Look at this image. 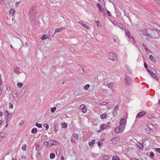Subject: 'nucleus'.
I'll list each match as a JSON object with an SVG mask.
<instances>
[{
	"label": "nucleus",
	"instance_id": "nucleus-58",
	"mask_svg": "<svg viewBox=\"0 0 160 160\" xmlns=\"http://www.w3.org/2000/svg\"><path fill=\"white\" fill-rule=\"evenodd\" d=\"M127 70H128V71L129 72H131L132 71V70H131L129 68V67H127Z\"/></svg>",
	"mask_w": 160,
	"mask_h": 160
},
{
	"label": "nucleus",
	"instance_id": "nucleus-11",
	"mask_svg": "<svg viewBox=\"0 0 160 160\" xmlns=\"http://www.w3.org/2000/svg\"><path fill=\"white\" fill-rule=\"evenodd\" d=\"M6 122H7L11 118V115L10 113H8L6 117Z\"/></svg>",
	"mask_w": 160,
	"mask_h": 160
},
{
	"label": "nucleus",
	"instance_id": "nucleus-41",
	"mask_svg": "<svg viewBox=\"0 0 160 160\" xmlns=\"http://www.w3.org/2000/svg\"><path fill=\"white\" fill-rule=\"evenodd\" d=\"M101 91L104 93H107V90L104 89L102 88L101 89Z\"/></svg>",
	"mask_w": 160,
	"mask_h": 160
},
{
	"label": "nucleus",
	"instance_id": "nucleus-22",
	"mask_svg": "<svg viewBox=\"0 0 160 160\" xmlns=\"http://www.w3.org/2000/svg\"><path fill=\"white\" fill-rule=\"evenodd\" d=\"M50 141H48V142H44V145L47 146V147H50L51 146H50Z\"/></svg>",
	"mask_w": 160,
	"mask_h": 160
},
{
	"label": "nucleus",
	"instance_id": "nucleus-49",
	"mask_svg": "<svg viewBox=\"0 0 160 160\" xmlns=\"http://www.w3.org/2000/svg\"><path fill=\"white\" fill-rule=\"evenodd\" d=\"M125 31L127 35L129 34H130L129 32V31L127 30L126 29H125Z\"/></svg>",
	"mask_w": 160,
	"mask_h": 160
},
{
	"label": "nucleus",
	"instance_id": "nucleus-33",
	"mask_svg": "<svg viewBox=\"0 0 160 160\" xmlns=\"http://www.w3.org/2000/svg\"><path fill=\"white\" fill-rule=\"evenodd\" d=\"M43 126L44 127H45V129H46V130H48V129L49 128V126L48 125V124H47V123L44 124L43 125Z\"/></svg>",
	"mask_w": 160,
	"mask_h": 160
},
{
	"label": "nucleus",
	"instance_id": "nucleus-37",
	"mask_svg": "<svg viewBox=\"0 0 160 160\" xmlns=\"http://www.w3.org/2000/svg\"><path fill=\"white\" fill-rule=\"evenodd\" d=\"M142 45L143 46V47H144V48L146 52H148V51H149V50L147 48L146 45H145L143 43L142 44Z\"/></svg>",
	"mask_w": 160,
	"mask_h": 160
},
{
	"label": "nucleus",
	"instance_id": "nucleus-14",
	"mask_svg": "<svg viewBox=\"0 0 160 160\" xmlns=\"http://www.w3.org/2000/svg\"><path fill=\"white\" fill-rule=\"evenodd\" d=\"M114 42H116L118 44H119L120 42V40L118 38L117 36H114L113 37Z\"/></svg>",
	"mask_w": 160,
	"mask_h": 160
},
{
	"label": "nucleus",
	"instance_id": "nucleus-20",
	"mask_svg": "<svg viewBox=\"0 0 160 160\" xmlns=\"http://www.w3.org/2000/svg\"><path fill=\"white\" fill-rule=\"evenodd\" d=\"M118 26L120 28L123 29H126L124 26L121 23H119L118 24Z\"/></svg>",
	"mask_w": 160,
	"mask_h": 160
},
{
	"label": "nucleus",
	"instance_id": "nucleus-63",
	"mask_svg": "<svg viewBox=\"0 0 160 160\" xmlns=\"http://www.w3.org/2000/svg\"><path fill=\"white\" fill-rule=\"evenodd\" d=\"M118 105H117L115 106V107L114 108V109L118 110Z\"/></svg>",
	"mask_w": 160,
	"mask_h": 160
},
{
	"label": "nucleus",
	"instance_id": "nucleus-31",
	"mask_svg": "<svg viewBox=\"0 0 160 160\" xmlns=\"http://www.w3.org/2000/svg\"><path fill=\"white\" fill-rule=\"evenodd\" d=\"M73 138H74L75 139H78V134L75 133H73L72 135Z\"/></svg>",
	"mask_w": 160,
	"mask_h": 160
},
{
	"label": "nucleus",
	"instance_id": "nucleus-32",
	"mask_svg": "<svg viewBox=\"0 0 160 160\" xmlns=\"http://www.w3.org/2000/svg\"><path fill=\"white\" fill-rule=\"evenodd\" d=\"M103 144V142H102L101 141H99L98 143V145L99 148H100L102 146Z\"/></svg>",
	"mask_w": 160,
	"mask_h": 160
},
{
	"label": "nucleus",
	"instance_id": "nucleus-61",
	"mask_svg": "<svg viewBox=\"0 0 160 160\" xmlns=\"http://www.w3.org/2000/svg\"><path fill=\"white\" fill-rule=\"evenodd\" d=\"M128 38H129L132 39L133 41L134 40V39L133 38V36H132L130 35L128 37Z\"/></svg>",
	"mask_w": 160,
	"mask_h": 160
},
{
	"label": "nucleus",
	"instance_id": "nucleus-4",
	"mask_svg": "<svg viewBox=\"0 0 160 160\" xmlns=\"http://www.w3.org/2000/svg\"><path fill=\"white\" fill-rule=\"evenodd\" d=\"M124 82L125 85L128 86L130 85L132 82V81L131 78L127 75H126L125 77Z\"/></svg>",
	"mask_w": 160,
	"mask_h": 160
},
{
	"label": "nucleus",
	"instance_id": "nucleus-39",
	"mask_svg": "<svg viewBox=\"0 0 160 160\" xmlns=\"http://www.w3.org/2000/svg\"><path fill=\"white\" fill-rule=\"evenodd\" d=\"M143 34L144 36H150V33H148L147 32H143Z\"/></svg>",
	"mask_w": 160,
	"mask_h": 160
},
{
	"label": "nucleus",
	"instance_id": "nucleus-52",
	"mask_svg": "<svg viewBox=\"0 0 160 160\" xmlns=\"http://www.w3.org/2000/svg\"><path fill=\"white\" fill-rule=\"evenodd\" d=\"M9 108H13V105L12 103H10L9 104Z\"/></svg>",
	"mask_w": 160,
	"mask_h": 160
},
{
	"label": "nucleus",
	"instance_id": "nucleus-57",
	"mask_svg": "<svg viewBox=\"0 0 160 160\" xmlns=\"http://www.w3.org/2000/svg\"><path fill=\"white\" fill-rule=\"evenodd\" d=\"M19 4V2H17L15 4V6L16 7H18Z\"/></svg>",
	"mask_w": 160,
	"mask_h": 160
},
{
	"label": "nucleus",
	"instance_id": "nucleus-44",
	"mask_svg": "<svg viewBox=\"0 0 160 160\" xmlns=\"http://www.w3.org/2000/svg\"><path fill=\"white\" fill-rule=\"evenodd\" d=\"M108 103V102H104L101 103L100 104V105L101 106H103V105H105Z\"/></svg>",
	"mask_w": 160,
	"mask_h": 160
},
{
	"label": "nucleus",
	"instance_id": "nucleus-64",
	"mask_svg": "<svg viewBox=\"0 0 160 160\" xmlns=\"http://www.w3.org/2000/svg\"><path fill=\"white\" fill-rule=\"evenodd\" d=\"M130 160H138V159L135 158H131Z\"/></svg>",
	"mask_w": 160,
	"mask_h": 160
},
{
	"label": "nucleus",
	"instance_id": "nucleus-40",
	"mask_svg": "<svg viewBox=\"0 0 160 160\" xmlns=\"http://www.w3.org/2000/svg\"><path fill=\"white\" fill-rule=\"evenodd\" d=\"M40 147V145L38 143L36 144V149L37 151L39 150L38 149V148H39Z\"/></svg>",
	"mask_w": 160,
	"mask_h": 160
},
{
	"label": "nucleus",
	"instance_id": "nucleus-9",
	"mask_svg": "<svg viewBox=\"0 0 160 160\" xmlns=\"http://www.w3.org/2000/svg\"><path fill=\"white\" fill-rule=\"evenodd\" d=\"M126 122L125 119L124 118H122L120 122V125H124L125 127Z\"/></svg>",
	"mask_w": 160,
	"mask_h": 160
},
{
	"label": "nucleus",
	"instance_id": "nucleus-30",
	"mask_svg": "<svg viewBox=\"0 0 160 160\" xmlns=\"http://www.w3.org/2000/svg\"><path fill=\"white\" fill-rule=\"evenodd\" d=\"M117 110H118L117 109H114L113 110V115L115 116H116L117 114V113H118Z\"/></svg>",
	"mask_w": 160,
	"mask_h": 160
},
{
	"label": "nucleus",
	"instance_id": "nucleus-13",
	"mask_svg": "<svg viewBox=\"0 0 160 160\" xmlns=\"http://www.w3.org/2000/svg\"><path fill=\"white\" fill-rule=\"evenodd\" d=\"M15 12V10L14 9L12 8H11L9 11V16H12L14 14Z\"/></svg>",
	"mask_w": 160,
	"mask_h": 160
},
{
	"label": "nucleus",
	"instance_id": "nucleus-19",
	"mask_svg": "<svg viewBox=\"0 0 160 160\" xmlns=\"http://www.w3.org/2000/svg\"><path fill=\"white\" fill-rule=\"evenodd\" d=\"M63 29H64V28H60L56 29L55 30V32L54 33V34L55 33L59 32L61 31Z\"/></svg>",
	"mask_w": 160,
	"mask_h": 160
},
{
	"label": "nucleus",
	"instance_id": "nucleus-43",
	"mask_svg": "<svg viewBox=\"0 0 160 160\" xmlns=\"http://www.w3.org/2000/svg\"><path fill=\"white\" fill-rule=\"evenodd\" d=\"M145 130H146V133H147L148 134L150 133V131L148 128H146Z\"/></svg>",
	"mask_w": 160,
	"mask_h": 160
},
{
	"label": "nucleus",
	"instance_id": "nucleus-25",
	"mask_svg": "<svg viewBox=\"0 0 160 160\" xmlns=\"http://www.w3.org/2000/svg\"><path fill=\"white\" fill-rule=\"evenodd\" d=\"M90 87V85L89 84H88L86 85H85L84 87V89L85 90H87Z\"/></svg>",
	"mask_w": 160,
	"mask_h": 160
},
{
	"label": "nucleus",
	"instance_id": "nucleus-28",
	"mask_svg": "<svg viewBox=\"0 0 160 160\" xmlns=\"http://www.w3.org/2000/svg\"><path fill=\"white\" fill-rule=\"evenodd\" d=\"M27 147V146L26 144H23L22 147V149L24 151L26 150V147Z\"/></svg>",
	"mask_w": 160,
	"mask_h": 160
},
{
	"label": "nucleus",
	"instance_id": "nucleus-34",
	"mask_svg": "<svg viewBox=\"0 0 160 160\" xmlns=\"http://www.w3.org/2000/svg\"><path fill=\"white\" fill-rule=\"evenodd\" d=\"M56 110V107H54L50 109V111L52 112H54Z\"/></svg>",
	"mask_w": 160,
	"mask_h": 160
},
{
	"label": "nucleus",
	"instance_id": "nucleus-48",
	"mask_svg": "<svg viewBox=\"0 0 160 160\" xmlns=\"http://www.w3.org/2000/svg\"><path fill=\"white\" fill-rule=\"evenodd\" d=\"M114 140H119L120 139V138L119 137H117L113 138L112 140H114Z\"/></svg>",
	"mask_w": 160,
	"mask_h": 160
},
{
	"label": "nucleus",
	"instance_id": "nucleus-26",
	"mask_svg": "<svg viewBox=\"0 0 160 160\" xmlns=\"http://www.w3.org/2000/svg\"><path fill=\"white\" fill-rule=\"evenodd\" d=\"M48 38V37L46 35L44 34L42 37L41 39L42 40H43L44 39H47Z\"/></svg>",
	"mask_w": 160,
	"mask_h": 160
},
{
	"label": "nucleus",
	"instance_id": "nucleus-35",
	"mask_svg": "<svg viewBox=\"0 0 160 160\" xmlns=\"http://www.w3.org/2000/svg\"><path fill=\"white\" fill-rule=\"evenodd\" d=\"M23 83L21 82L18 83L17 84V85L18 88H20L22 86Z\"/></svg>",
	"mask_w": 160,
	"mask_h": 160
},
{
	"label": "nucleus",
	"instance_id": "nucleus-55",
	"mask_svg": "<svg viewBox=\"0 0 160 160\" xmlns=\"http://www.w3.org/2000/svg\"><path fill=\"white\" fill-rule=\"evenodd\" d=\"M112 106L111 105H108V106H107V107L108 109H109L111 108Z\"/></svg>",
	"mask_w": 160,
	"mask_h": 160
},
{
	"label": "nucleus",
	"instance_id": "nucleus-45",
	"mask_svg": "<svg viewBox=\"0 0 160 160\" xmlns=\"http://www.w3.org/2000/svg\"><path fill=\"white\" fill-rule=\"evenodd\" d=\"M155 150L158 152L160 153V148H155Z\"/></svg>",
	"mask_w": 160,
	"mask_h": 160
},
{
	"label": "nucleus",
	"instance_id": "nucleus-46",
	"mask_svg": "<svg viewBox=\"0 0 160 160\" xmlns=\"http://www.w3.org/2000/svg\"><path fill=\"white\" fill-rule=\"evenodd\" d=\"M41 154V152H39V150L38 151V152H37V154L36 155V156L37 157H39L40 156V155Z\"/></svg>",
	"mask_w": 160,
	"mask_h": 160
},
{
	"label": "nucleus",
	"instance_id": "nucleus-8",
	"mask_svg": "<svg viewBox=\"0 0 160 160\" xmlns=\"http://www.w3.org/2000/svg\"><path fill=\"white\" fill-rule=\"evenodd\" d=\"M80 109L83 113H85L87 111V109L84 104L81 105L80 107Z\"/></svg>",
	"mask_w": 160,
	"mask_h": 160
},
{
	"label": "nucleus",
	"instance_id": "nucleus-21",
	"mask_svg": "<svg viewBox=\"0 0 160 160\" xmlns=\"http://www.w3.org/2000/svg\"><path fill=\"white\" fill-rule=\"evenodd\" d=\"M107 116L106 113L102 114L100 116V118L102 119L106 118Z\"/></svg>",
	"mask_w": 160,
	"mask_h": 160
},
{
	"label": "nucleus",
	"instance_id": "nucleus-16",
	"mask_svg": "<svg viewBox=\"0 0 160 160\" xmlns=\"http://www.w3.org/2000/svg\"><path fill=\"white\" fill-rule=\"evenodd\" d=\"M149 58L153 62L155 63L156 62V59L154 58L153 56L152 55H150L149 56Z\"/></svg>",
	"mask_w": 160,
	"mask_h": 160
},
{
	"label": "nucleus",
	"instance_id": "nucleus-3",
	"mask_svg": "<svg viewBox=\"0 0 160 160\" xmlns=\"http://www.w3.org/2000/svg\"><path fill=\"white\" fill-rule=\"evenodd\" d=\"M108 58L112 61H115L117 59L116 54L114 52H110L108 54Z\"/></svg>",
	"mask_w": 160,
	"mask_h": 160
},
{
	"label": "nucleus",
	"instance_id": "nucleus-62",
	"mask_svg": "<svg viewBox=\"0 0 160 160\" xmlns=\"http://www.w3.org/2000/svg\"><path fill=\"white\" fill-rule=\"evenodd\" d=\"M23 123L24 122L23 121H22L21 122H20L19 124L20 126H22Z\"/></svg>",
	"mask_w": 160,
	"mask_h": 160
},
{
	"label": "nucleus",
	"instance_id": "nucleus-10",
	"mask_svg": "<svg viewBox=\"0 0 160 160\" xmlns=\"http://www.w3.org/2000/svg\"><path fill=\"white\" fill-rule=\"evenodd\" d=\"M52 145H59V143L57 141H50V146Z\"/></svg>",
	"mask_w": 160,
	"mask_h": 160
},
{
	"label": "nucleus",
	"instance_id": "nucleus-42",
	"mask_svg": "<svg viewBox=\"0 0 160 160\" xmlns=\"http://www.w3.org/2000/svg\"><path fill=\"white\" fill-rule=\"evenodd\" d=\"M155 2L160 6V1L159 0H154Z\"/></svg>",
	"mask_w": 160,
	"mask_h": 160
},
{
	"label": "nucleus",
	"instance_id": "nucleus-38",
	"mask_svg": "<svg viewBox=\"0 0 160 160\" xmlns=\"http://www.w3.org/2000/svg\"><path fill=\"white\" fill-rule=\"evenodd\" d=\"M62 127L63 128H66L67 127L68 125L66 123H64L62 124Z\"/></svg>",
	"mask_w": 160,
	"mask_h": 160
},
{
	"label": "nucleus",
	"instance_id": "nucleus-56",
	"mask_svg": "<svg viewBox=\"0 0 160 160\" xmlns=\"http://www.w3.org/2000/svg\"><path fill=\"white\" fill-rule=\"evenodd\" d=\"M97 7L99 8V9L101 8V6L98 3H97Z\"/></svg>",
	"mask_w": 160,
	"mask_h": 160
},
{
	"label": "nucleus",
	"instance_id": "nucleus-5",
	"mask_svg": "<svg viewBox=\"0 0 160 160\" xmlns=\"http://www.w3.org/2000/svg\"><path fill=\"white\" fill-rule=\"evenodd\" d=\"M13 92V93L12 94V95L14 100L15 101H17L18 100L19 97L17 92L16 91Z\"/></svg>",
	"mask_w": 160,
	"mask_h": 160
},
{
	"label": "nucleus",
	"instance_id": "nucleus-53",
	"mask_svg": "<svg viewBox=\"0 0 160 160\" xmlns=\"http://www.w3.org/2000/svg\"><path fill=\"white\" fill-rule=\"evenodd\" d=\"M95 22L97 23V26L98 27L99 25H100V23L99 21L98 20H97V21H95Z\"/></svg>",
	"mask_w": 160,
	"mask_h": 160
},
{
	"label": "nucleus",
	"instance_id": "nucleus-47",
	"mask_svg": "<svg viewBox=\"0 0 160 160\" xmlns=\"http://www.w3.org/2000/svg\"><path fill=\"white\" fill-rule=\"evenodd\" d=\"M99 10L100 12H103L104 14V15L105 14V12H104V8H100L99 9Z\"/></svg>",
	"mask_w": 160,
	"mask_h": 160
},
{
	"label": "nucleus",
	"instance_id": "nucleus-12",
	"mask_svg": "<svg viewBox=\"0 0 160 160\" xmlns=\"http://www.w3.org/2000/svg\"><path fill=\"white\" fill-rule=\"evenodd\" d=\"M108 127V126L107 124H102L100 125V128L102 130H104L106 129H107Z\"/></svg>",
	"mask_w": 160,
	"mask_h": 160
},
{
	"label": "nucleus",
	"instance_id": "nucleus-6",
	"mask_svg": "<svg viewBox=\"0 0 160 160\" xmlns=\"http://www.w3.org/2000/svg\"><path fill=\"white\" fill-rule=\"evenodd\" d=\"M146 113V112L144 111L140 112L137 114L136 119L138 118H140L141 117L144 115Z\"/></svg>",
	"mask_w": 160,
	"mask_h": 160
},
{
	"label": "nucleus",
	"instance_id": "nucleus-51",
	"mask_svg": "<svg viewBox=\"0 0 160 160\" xmlns=\"http://www.w3.org/2000/svg\"><path fill=\"white\" fill-rule=\"evenodd\" d=\"M153 127V125L151 124H150L148 125V128L151 130L152 127Z\"/></svg>",
	"mask_w": 160,
	"mask_h": 160
},
{
	"label": "nucleus",
	"instance_id": "nucleus-29",
	"mask_svg": "<svg viewBox=\"0 0 160 160\" xmlns=\"http://www.w3.org/2000/svg\"><path fill=\"white\" fill-rule=\"evenodd\" d=\"M112 160H120L119 158L117 156L113 157L112 158Z\"/></svg>",
	"mask_w": 160,
	"mask_h": 160
},
{
	"label": "nucleus",
	"instance_id": "nucleus-15",
	"mask_svg": "<svg viewBox=\"0 0 160 160\" xmlns=\"http://www.w3.org/2000/svg\"><path fill=\"white\" fill-rule=\"evenodd\" d=\"M79 23L83 27H84L85 28L87 29L88 30H89L90 28V27L85 24H84L82 22H79Z\"/></svg>",
	"mask_w": 160,
	"mask_h": 160
},
{
	"label": "nucleus",
	"instance_id": "nucleus-27",
	"mask_svg": "<svg viewBox=\"0 0 160 160\" xmlns=\"http://www.w3.org/2000/svg\"><path fill=\"white\" fill-rule=\"evenodd\" d=\"M37 132V128H33L31 132L32 133H36Z\"/></svg>",
	"mask_w": 160,
	"mask_h": 160
},
{
	"label": "nucleus",
	"instance_id": "nucleus-1",
	"mask_svg": "<svg viewBox=\"0 0 160 160\" xmlns=\"http://www.w3.org/2000/svg\"><path fill=\"white\" fill-rule=\"evenodd\" d=\"M148 32H150V37H151L156 38H158L159 36V33L156 30L149 29L148 31Z\"/></svg>",
	"mask_w": 160,
	"mask_h": 160
},
{
	"label": "nucleus",
	"instance_id": "nucleus-18",
	"mask_svg": "<svg viewBox=\"0 0 160 160\" xmlns=\"http://www.w3.org/2000/svg\"><path fill=\"white\" fill-rule=\"evenodd\" d=\"M95 141H91L89 142V144L91 148L93 147L94 144H95Z\"/></svg>",
	"mask_w": 160,
	"mask_h": 160
},
{
	"label": "nucleus",
	"instance_id": "nucleus-54",
	"mask_svg": "<svg viewBox=\"0 0 160 160\" xmlns=\"http://www.w3.org/2000/svg\"><path fill=\"white\" fill-rule=\"evenodd\" d=\"M107 13L108 14V15L109 16H110V17L112 15H111L110 12L108 10H107Z\"/></svg>",
	"mask_w": 160,
	"mask_h": 160
},
{
	"label": "nucleus",
	"instance_id": "nucleus-36",
	"mask_svg": "<svg viewBox=\"0 0 160 160\" xmlns=\"http://www.w3.org/2000/svg\"><path fill=\"white\" fill-rule=\"evenodd\" d=\"M35 126L38 128H41L42 127V124H39L37 122L36 123Z\"/></svg>",
	"mask_w": 160,
	"mask_h": 160
},
{
	"label": "nucleus",
	"instance_id": "nucleus-2",
	"mask_svg": "<svg viewBox=\"0 0 160 160\" xmlns=\"http://www.w3.org/2000/svg\"><path fill=\"white\" fill-rule=\"evenodd\" d=\"M125 127L124 125H120L119 127L116 128L115 129V131L117 133L123 132L125 129Z\"/></svg>",
	"mask_w": 160,
	"mask_h": 160
},
{
	"label": "nucleus",
	"instance_id": "nucleus-23",
	"mask_svg": "<svg viewBox=\"0 0 160 160\" xmlns=\"http://www.w3.org/2000/svg\"><path fill=\"white\" fill-rule=\"evenodd\" d=\"M108 87L110 88V89H111V88H112L113 86V83L111 82L107 84Z\"/></svg>",
	"mask_w": 160,
	"mask_h": 160
},
{
	"label": "nucleus",
	"instance_id": "nucleus-60",
	"mask_svg": "<svg viewBox=\"0 0 160 160\" xmlns=\"http://www.w3.org/2000/svg\"><path fill=\"white\" fill-rule=\"evenodd\" d=\"M144 66L146 68H148V65L145 62L144 63Z\"/></svg>",
	"mask_w": 160,
	"mask_h": 160
},
{
	"label": "nucleus",
	"instance_id": "nucleus-17",
	"mask_svg": "<svg viewBox=\"0 0 160 160\" xmlns=\"http://www.w3.org/2000/svg\"><path fill=\"white\" fill-rule=\"evenodd\" d=\"M19 68L18 67H16L14 69V72L17 73L18 74L19 73Z\"/></svg>",
	"mask_w": 160,
	"mask_h": 160
},
{
	"label": "nucleus",
	"instance_id": "nucleus-50",
	"mask_svg": "<svg viewBox=\"0 0 160 160\" xmlns=\"http://www.w3.org/2000/svg\"><path fill=\"white\" fill-rule=\"evenodd\" d=\"M150 156H151V157L152 158H153V157L154 156V154L153 152H150Z\"/></svg>",
	"mask_w": 160,
	"mask_h": 160
},
{
	"label": "nucleus",
	"instance_id": "nucleus-7",
	"mask_svg": "<svg viewBox=\"0 0 160 160\" xmlns=\"http://www.w3.org/2000/svg\"><path fill=\"white\" fill-rule=\"evenodd\" d=\"M145 141H144V142H143V141H142V143H141L140 142H138V141H137V142H135V143H136L137 145L138 146L139 148L141 149H142L143 148V143Z\"/></svg>",
	"mask_w": 160,
	"mask_h": 160
},
{
	"label": "nucleus",
	"instance_id": "nucleus-59",
	"mask_svg": "<svg viewBox=\"0 0 160 160\" xmlns=\"http://www.w3.org/2000/svg\"><path fill=\"white\" fill-rule=\"evenodd\" d=\"M3 114L2 111L0 109V116L2 117V116Z\"/></svg>",
	"mask_w": 160,
	"mask_h": 160
},
{
	"label": "nucleus",
	"instance_id": "nucleus-24",
	"mask_svg": "<svg viewBox=\"0 0 160 160\" xmlns=\"http://www.w3.org/2000/svg\"><path fill=\"white\" fill-rule=\"evenodd\" d=\"M55 154L54 153H52L50 154V158L52 159H54L55 157Z\"/></svg>",
	"mask_w": 160,
	"mask_h": 160
}]
</instances>
